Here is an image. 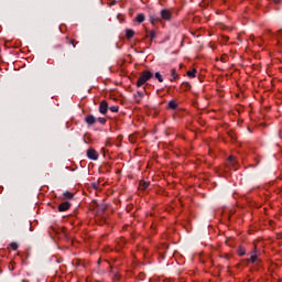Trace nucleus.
Wrapping results in <instances>:
<instances>
[{
    "label": "nucleus",
    "mask_w": 282,
    "mask_h": 282,
    "mask_svg": "<svg viewBox=\"0 0 282 282\" xmlns=\"http://www.w3.org/2000/svg\"><path fill=\"white\" fill-rule=\"evenodd\" d=\"M147 188H149V182L140 181V183H139V191H147Z\"/></svg>",
    "instance_id": "9d476101"
},
{
    "label": "nucleus",
    "mask_w": 282,
    "mask_h": 282,
    "mask_svg": "<svg viewBox=\"0 0 282 282\" xmlns=\"http://www.w3.org/2000/svg\"><path fill=\"white\" fill-rule=\"evenodd\" d=\"M126 243H127V239H124L122 237L119 238L117 240V250H122V248H124Z\"/></svg>",
    "instance_id": "6e6552de"
},
{
    "label": "nucleus",
    "mask_w": 282,
    "mask_h": 282,
    "mask_svg": "<svg viewBox=\"0 0 282 282\" xmlns=\"http://www.w3.org/2000/svg\"><path fill=\"white\" fill-rule=\"evenodd\" d=\"M238 254H239V257H243V254H246V249L239 248Z\"/></svg>",
    "instance_id": "412c9836"
},
{
    "label": "nucleus",
    "mask_w": 282,
    "mask_h": 282,
    "mask_svg": "<svg viewBox=\"0 0 282 282\" xmlns=\"http://www.w3.org/2000/svg\"><path fill=\"white\" fill-rule=\"evenodd\" d=\"M145 19H147V17L144 15V13H139L137 15V22H139V23H144Z\"/></svg>",
    "instance_id": "9b49d317"
},
{
    "label": "nucleus",
    "mask_w": 282,
    "mask_h": 282,
    "mask_svg": "<svg viewBox=\"0 0 282 282\" xmlns=\"http://www.w3.org/2000/svg\"><path fill=\"white\" fill-rule=\"evenodd\" d=\"M134 35H135V32H134L133 30L128 29V30L126 31V37H127V39H133Z\"/></svg>",
    "instance_id": "f8f14e48"
},
{
    "label": "nucleus",
    "mask_w": 282,
    "mask_h": 282,
    "mask_svg": "<svg viewBox=\"0 0 282 282\" xmlns=\"http://www.w3.org/2000/svg\"><path fill=\"white\" fill-rule=\"evenodd\" d=\"M151 23H155V20L153 18H151Z\"/></svg>",
    "instance_id": "bb28decb"
},
{
    "label": "nucleus",
    "mask_w": 282,
    "mask_h": 282,
    "mask_svg": "<svg viewBox=\"0 0 282 282\" xmlns=\"http://www.w3.org/2000/svg\"><path fill=\"white\" fill-rule=\"evenodd\" d=\"M69 208H72V203L69 202L61 203L58 206L59 213H65V210H69Z\"/></svg>",
    "instance_id": "20e7f679"
},
{
    "label": "nucleus",
    "mask_w": 282,
    "mask_h": 282,
    "mask_svg": "<svg viewBox=\"0 0 282 282\" xmlns=\"http://www.w3.org/2000/svg\"><path fill=\"white\" fill-rule=\"evenodd\" d=\"M196 74H197V69H195V68L187 72L188 78H195Z\"/></svg>",
    "instance_id": "4468645a"
},
{
    "label": "nucleus",
    "mask_w": 282,
    "mask_h": 282,
    "mask_svg": "<svg viewBox=\"0 0 282 282\" xmlns=\"http://www.w3.org/2000/svg\"><path fill=\"white\" fill-rule=\"evenodd\" d=\"M10 248L11 250H19V245L17 242H11Z\"/></svg>",
    "instance_id": "6ab92c4d"
},
{
    "label": "nucleus",
    "mask_w": 282,
    "mask_h": 282,
    "mask_svg": "<svg viewBox=\"0 0 282 282\" xmlns=\"http://www.w3.org/2000/svg\"><path fill=\"white\" fill-rule=\"evenodd\" d=\"M228 166H235L237 162H235V156H229L228 158Z\"/></svg>",
    "instance_id": "2eb2a0df"
},
{
    "label": "nucleus",
    "mask_w": 282,
    "mask_h": 282,
    "mask_svg": "<svg viewBox=\"0 0 282 282\" xmlns=\"http://www.w3.org/2000/svg\"><path fill=\"white\" fill-rule=\"evenodd\" d=\"M169 109H177V102H175V100H171L169 102Z\"/></svg>",
    "instance_id": "f3484780"
},
{
    "label": "nucleus",
    "mask_w": 282,
    "mask_h": 282,
    "mask_svg": "<svg viewBox=\"0 0 282 282\" xmlns=\"http://www.w3.org/2000/svg\"><path fill=\"white\" fill-rule=\"evenodd\" d=\"M108 109H109V104H107L106 100L101 101L99 105L100 113H102V115L107 113Z\"/></svg>",
    "instance_id": "423d86ee"
},
{
    "label": "nucleus",
    "mask_w": 282,
    "mask_h": 282,
    "mask_svg": "<svg viewBox=\"0 0 282 282\" xmlns=\"http://www.w3.org/2000/svg\"><path fill=\"white\" fill-rule=\"evenodd\" d=\"M220 257L223 259H226L227 261H229V259H230V254H228V253L221 254Z\"/></svg>",
    "instance_id": "b1692460"
},
{
    "label": "nucleus",
    "mask_w": 282,
    "mask_h": 282,
    "mask_svg": "<svg viewBox=\"0 0 282 282\" xmlns=\"http://www.w3.org/2000/svg\"><path fill=\"white\" fill-rule=\"evenodd\" d=\"M155 78L159 80V83H164V78L162 77V74L155 73Z\"/></svg>",
    "instance_id": "a211bd4d"
},
{
    "label": "nucleus",
    "mask_w": 282,
    "mask_h": 282,
    "mask_svg": "<svg viewBox=\"0 0 282 282\" xmlns=\"http://www.w3.org/2000/svg\"><path fill=\"white\" fill-rule=\"evenodd\" d=\"M87 158L89 160H98L99 154L98 151H96L94 148H90L87 150Z\"/></svg>",
    "instance_id": "7ed1b4c3"
},
{
    "label": "nucleus",
    "mask_w": 282,
    "mask_h": 282,
    "mask_svg": "<svg viewBox=\"0 0 282 282\" xmlns=\"http://www.w3.org/2000/svg\"><path fill=\"white\" fill-rule=\"evenodd\" d=\"M98 122H100V124H106L107 123V119L100 117V118H98Z\"/></svg>",
    "instance_id": "4be33fe9"
},
{
    "label": "nucleus",
    "mask_w": 282,
    "mask_h": 282,
    "mask_svg": "<svg viewBox=\"0 0 282 282\" xmlns=\"http://www.w3.org/2000/svg\"><path fill=\"white\" fill-rule=\"evenodd\" d=\"M145 39H150L151 41H153V39H155V31H150L149 29H147Z\"/></svg>",
    "instance_id": "1a4fd4ad"
},
{
    "label": "nucleus",
    "mask_w": 282,
    "mask_h": 282,
    "mask_svg": "<svg viewBox=\"0 0 282 282\" xmlns=\"http://www.w3.org/2000/svg\"><path fill=\"white\" fill-rule=\"evenodd\" d=\"M0 274H1V270H0Z\"/></svg>",
    "instance_id": "c85d7f7f"
},
{
    "label": "nucleus",
    "mask_w": 282,
    "mask_h": 282,
    "mask_svg": "<svg viewBox=\"0 0 282 282\" xmlns=\"http://www.w3.org/2000/svg\"><path fill=\"white\" fill-rule=\"evenodd\" d=\"M228 39H229V37H228V36H226V35H225V36H223V41H225V43H228Z\"/></svg>",
    "instance_id": "a878e982"
},
{
    "label": "nucleus",
    "mask_w": 282,
    "mask_h": 282,
    "mask_svg": "<svg viewBox=\"0 0 282 282\" xmlns=\"http://www.w3.org/2000/svg\"><path fill=\"white\" fill-rule=\"evenodd\" d=\"M248 263H261V259L259 258V251L257 250V246H254V249L250 252V258L247 260Z\"/></svg>",
    "instance_id": "f03ea898"
},
{
    "label": "nucleus",
    "mask_w": 282,
    "mask_h": 282,
    "mask_svg": "<svg viewBox=\"0 0 282 282\" xmlns=\"http://www.w3.org/2000/svg\"><path fill=\"white\" fill-rule=\"evenodd\" d=\"M275 1V3H279V0H274Z\"/></svg>",
    "instance_id": "cd10ccee"
},
{
    "label": "nucleus",
    "mask_w": 282,
    "mask_h": 282,
    "mask_svg": "<svg viewBox=\"0 0 282 282\" xmlns=\"http://www.w3.org/2000/svg\"><path fill=\"white\" fill-rule=\"evenodd\" d=\"M171 76H172L171 80H177L180 78V75H177V72L175 70V68L171 69Z\"/></svg>",
    "instance_id": "ddd939ff"
},
{
    "label": "nucleus",
    "mask_w": 282,
    "mask_h": 282,
    "mask_svg": "<svg viewBox=\"0 0 282 282\" xmlns=\"http://www.w3.org/2000/svg\"><path fill=\"white\" fill-rule=\"evenodd\" d=\"M151 78H153V73H151V70L141 72L137 80V87H143V85H147Z\"/></svg>",
    "instance_id": "f257e3e1"
},
{
    "label": "nucleus",
    "mask_w": 282,
    "mask_h": 282,
    "mask_svg": "<svg viewBox=\"0 0 282 282\" xmlns=\"http://www.w3.org/2000/svg\"><path fill=\"white\" fill-rule=\"evenodd\" d=\"M227 58H228V56L221 55V57H220L221 63H226Z\"/></svg>",
    "instance_id": "393cba45"
},
{
    "label": "nucleus",
    "mask_w": 282,
    "mask_h": 282,
    "mask_svg": "<svg viewBox=\"0 0 282 282\" xmlns=\"http://www.w3.org/2000/svg\"><path fill=\"white\" fill-rule=\"evenodd\" d=\"M64 199H74V194L70 192H65L64 193Z\"/></svg>",
    "instance_id": "dca6fc26"
},
{
    "label": "nucleus",
    "mask_w": 282,
    "mask_h": 282,
    "mask_svg": "<svg viewBox=\"0 0 282 282\" xmlns=\"http://www.w3.org/2000/svg\"><path fill=\"white\" fill-rule=\"evenodd\" d=\"M69 44L73 45V47H76V45H78V42L76 40H70Z\"/></svg>",
    "instance_id": "5701e85b"
},
{
    "label": "nucleus",
    "mask_w": 282,
    "mask_h": 282,
    "mask_svg": "<svg viewBox=\"0 0 282 282\" xmlns=\"http://www.w3.org/2000/svg\"><path fill=\"white\" fill-rule=\"evenodd\" d=\"M161 17L164 21H171V17H173V13H171L170 10L164 9L161 11Z\"/></svg>",
    "instance_id": "39448f33"
},
{
    "label": "nucleus",
    "mask_w": 282,
    "mask_h": 282,
    "mask_svg": "<svg viewBox=\"0 0 282 282\" xmlns=\"http://www.w3.org/2000/svg\"><path fill=\"white\" fill-rule=\"evenodd\" d=\"M109 109H110V111H112V113H118L119 107L118 106H111Z\"/></svg>",
    "instance_id": "aec40b11"
},
{
    "label": "nucleus",
    "mask_w": 282,
    "mask_h": 282,
    "mask_svg": "<svg viewBox=\"0 0 282 282\" xmlns=\"http://www.w3.org/2000/svg\"><path fill=\"white\" fill-rule=\"evenodd\" d=\"M85 122L91 127V124H96V117L94 115H88L85 117Z\"/></svg>",
    "instance_id": "0eeeda50"
}]
</instances>
